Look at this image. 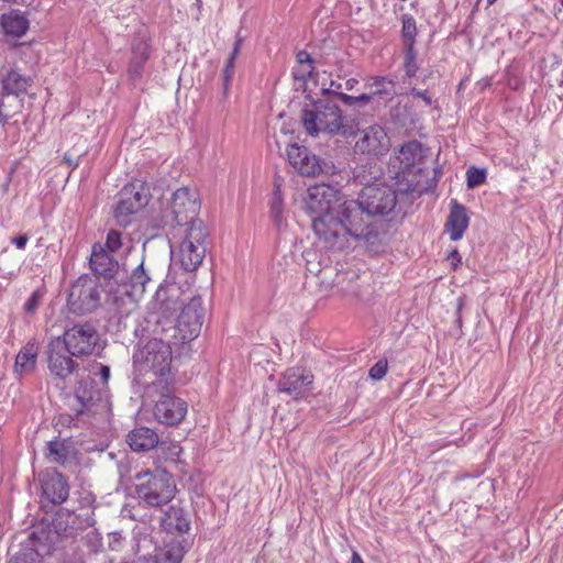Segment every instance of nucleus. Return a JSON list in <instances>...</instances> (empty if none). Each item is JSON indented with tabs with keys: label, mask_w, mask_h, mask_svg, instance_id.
Listing matches in <instances>:
<instances>
[{
	"label": "nucleus",
	"mask_w": 563,
	"mask_h": 563,
	"mask_svg": "<svg viewBox=\"0 0 563 563\" xmlns=\"http://www.w3.org/2000/svg\"><path fill=\"white\" fill-rule=\"evenodd\" d=\"M102 286L98 278L89 275L78 277L71 285L67 305L76 314L93 312L101 303Z\"/></svg>",
	"instance_id": "6"
},
{
	"label": "nucleus",
	"mask_w": 563,
	"mask_h": 563,
	"mask_svg": "<svg viewBox=\"0 0 563 563\" xmlns=\"http://www.w3.org/2000/svg\"><path fill=\"white\" fill-rule=\"evenodd\" d=\"M126 441L135 452L148 451L159 443L157 433L147 427H139L130 431Z\"/></svg>",
	"instance_id": "24"
},
{
	"label": "nucleus",
	"mask_w": 563,
	"mask_h": 563,
	"mask_svg": "<svg viewBox=\"0 0 563 563\" xmlns=\"http://www.w3.org/2000/svg\"><path fill=\"white\" fill-rule=\"evenodd\" d=\"M485 179H486V173L484 169L471 167L466 172V181H467L468 188H475V187L484 184Z\"/></svg>",
	"instance_id": "39"
},
{
	"label": "nucleus",
	"mask_w": 563,
	"mask_h": 563,
	"mask_svg": "<svg viewBox=\"0 0 563 563\" xmlns=\"http://www.w3.org/2000/svg\"><path fill=\"white\" fill-rule=\"evenodd\" d=\"M107 252L114 253L122 246L121 233L115 230H110L107 235L106 245Z\"/></svg>",
	"instance_id": "40"
},
{
	"label": "nucleus",
	"mask_w": 563,
	"mask_h": 563,
	"mask_svg": "<svg viewBox=\"0 0 563 563\" xmlns=\"http://www.w3.org/2000/svg\"><path fill=\"white\" fill-rule=\"evenodd\" d=\"M368 279L367 274L361 275L355 269L336 271L329 287L333 290V296L349 302H362L372 294Z\"/></svg>",
	"instance_id": "8"
},
{
	"label": "nucleus",
	"mask_w": 563,
	"mask_h": 563,
	"mask_svg": "<svg viewBox=\"0 0 563 563\" xmlns=\"http://www.w3.org/2000/svg\"><path fill=\"white\" fill-rule=\"evenodd\" d=\"M274 186H275V190L274 191H280L279 190V187H280V178L279 177L275 178Z\"/></svg>",
	"instance_id": "59"
},
{
	"label": "nucleus",
	"mask_w": 563,
	"mask_h": 563,
	"mask_svg": "<svg viewBox=\"0 0 563 563\" xmlns=\"http://www.w3.org/2000/svg\"><path fill=\"white\" fill-rule=\"evenodd\" d=\"M271 213L276 221L280 220L283 213V198L280 191H274L273 194Z\"/></svg>",
	"instance_id": "41"
},
{
	"label": "nucleus",
	"mask_w": 563,
	"mask_h": 563,
	"mask_svg": "<svg viewBox=\"0 0 563 563\" xmlns=\"http://www.w3.org/2000/svg\"><path fill=\"white\" fill-rule=\"evenodd\" d=\"M135 497L145 507L162 508L176 496L174 476L164 468L139 472L135 474Z\"/></svg>",
	"instance_id": "3"
},
{
	"label": "nucleus",
	"mask_w": 563,
	"mask_h": 563,
	"mask_svg": "<svg viewBox=\"0 0 563 563\" xmlns=\"http://www.w3.org/2000/svg\"><path fill=\"white\" fill-rule=\"evenodd\" d=\"M8 563H41V559H37L36 554L33 552L20 551L11 558Z\"/></svg>",
	"instance_id": "44"
},
{
	"label": "nucleus",
	"mask_w": 563,
	"mask_h": 563,
	"mask_svg": "<svg viewBox=\"0 0 563 563\" xmlns=\"http://www.w3.org/2000/svg\"><path fill=\"white\" fill-rule=\"evenodd\" d=\"M144 563H161V559L157 555L144 558Z\"/></svg>",
	"instance_id": "58"
},
{
	"label": "nucleus",
	"mask_w": 563,
	"mask_h": 563,
	"mask_svg": "<svg viewBox=\"0 0 563 563\" xmlns=\"http://www.w3.org/2000/svg\"><path fill=\"white\" fill-rule=\"evenodd\" d=\"M207 239L208 231L203 222H191L178 252L180 265L185 271L194 272L202 264L207 252Z\"/></svg>",
	"instance_id": "7"
},
{
	"label": "nucleus",
	"mask_w": 563,
	"mask_h": 563,
	"mask_svg": "<svg viewBox=\"0 0 563 563\" xmlns=\"http://www.w3.org/2000/svg\"><path fill=\"white\" fill-rule=\"evenodd\" d=\"M448 258L451 260V264L454 268L457 267V265L461 263V256L457 250H453Z\"/></svg>",
	"instance_id": "53"
},
{
	"label": "nucleus",
	"mask_w": 563,
	"mask_h": 563,
	"mask_svg": "<svg viewBox=\"0 0 563 563\" xmlns=\"http://www.w3.org/2000/svg\"><path fill=\"white\" fill-rule=\"evenodd\" d=\"M179 288H158L156 291V319L154 334H164L179 344L192 341L201 331L205 309L200 297H194L183 306Z\"/></svg>",
	"instance_id": "2"
},
{
	"label": "nucleus",
	"mask_w": 563,
	"mask_h": 563,
	"mask_svg": "<svg viewBox=\"0 0 563 563\" xmlns=\"http://www.w3.org/2000/svg\"><path fill=\"white\" fill-rule=\"evenodd\" d=\"M307 262H308V266H307V269L310 274H313L316 276H319L320 278V282L322 285H324L325 287H329L332 278L334 277V274H335V269L333 267H330V266H325L323 268H320V264L319 263H311L309 258H307Z\"/></svg>",
	"instance_id": "35"
},
{
	"label": "nucleus",
	"mask_w": 563,
	"mask_h": 563,
	"mask_svg": "<svg viewBox=\"0 0 563 563\" xmlns=\"http://www.w3.org/2000/svg\"><path fill=\"white\" fill-rule=\"evenodd\" d=\"M37 346L34 342H29L15 357L14 368L19 374L31 373L35 368L37 358Z\"/></svg>",
	"instance_id": "27"
},
{
	"label": "nucleus",
	"mask_w": 563,
	"mask_h": 563,
	"mask_svg": "<svg viewBox=\"0 0 563 563\" xmlns=\"http://www.w3.org/2000/svg\"><path fill=\"white\" fill-rule=\"evenodd\" d=\"M172 213L179 225L198 221L196 217L200 210L199 195L197 190L181 187L173 194L170 202Z\"/></svg>",
	"instance_id": "13"
},
{
	"label": "nucleus",
	"mask_w": 563,
	"mask_h": 563,
	"mask_svg": "<svg viewBox=\"0 0 563 563\" xmlns=\"http://www.w3.org/2000/svg\"><path fill=\"white\" fill-rule=\"evenodd\" d=\"M74 448L66 439L48 441L45 446V456L49 462L65 465L74 455Z\"/></svg>",
	"instance_id": "25"
},
{
	"label": "nucleus",
	"mask_w": 563,
	"mask_h": 563,
	"mask_svg": "<svg viewBox=\"0 0 563 563\" xmlns=\"http://www.w3.org/2000/svg\"><path fill=\"white\" fill-rule=\"evenodd\" d=\"M404 69L407 77L416 76L419 66L417 64V51L415 46L405 47L404 51Z\"/></svg>",
	"instance_id": "37"
},
{
	"label": "nucleus",
	"mask_w": 563,
	"mask_h": 563,
	"mask_svg": "<svg viewBox=\"0 0 563 563\" xmlns=\"http://www.w3.org/2000/svg\"><path fill=\"white\" fill-rule=\"evenodd\" d=\"M410 93L413 97L422 99L426 102L427 106H431L432 99H431V97L426 91H420V90H418L416 88H412L410 90Z\"/></svg>",
	"instance_id": "47"
},
{
	"label": "nucleus",
	"mask_w": 563,
	"mask_h": 563,
	"mask_svg": "<svg viewBox=\"0 0 563 563\" xmlns=\"http://www.w3.org/2000/svg\"><path fill=\"white\" fill-rule=\"evenodd\" d=\"M339 99L342 100V102L346 106H354V104H357L356 103V99L354 96H350V95H346V93H339Z\"/></svg>",
	"instance_id": "52"
},
{
	"label": "nucleus",
	"mask_w": 563,
	"mask_h": 563,
	"mask_svg": "<svg viewBox=\"0 0 563 563\" xmlns=\"http://www.w3.org/2000/svg\"><path fill=\"white\" fill-rule=\"evenodd\" d=\"M62 342L70 355L87 356L95 351L99 342V333L92 322H78L65 330Z\"/></svg>",
	"instance_id": "9"
},
{
	"label": "nucleus",
	"mask_w": 563,
	"mask_h": 563,
	"mask_svg": "<svg viewBox=\"0 0 563 563\" xmlns=\"http://www.w3.org/2000/svg\"><path fill=\"white\" fill-rule=\"evenodd\" d=\"M342 84L336 80H331L329 88H323L322 91L324 93H331L336 97H339V93H341L339 90L342 89Z\"/></svg>",
	"instance_id": "46"
},
{
	"label": "nucleus",
	"mask_w": 563,
	"mask_h": 563,
	"mask_svg": "<svg viewBox=\"0 0 563 563\" xmlns=\"http://www.w3.org/2000/svg\"><path fill=\"white\" fill-rule=\"evenodd\" d=\"M358 84V80L355 78H350L344 82V88L346 90H353V88Z\"/></svg>",
	"instance_id": "55"
},
{
	"label": "nucleus",
	"mask_w": 563,
	"mask_h": 563,
	"mask_svg": "<svg viewBox=\"0 0 563 563\" xmlns=\"http://www.w3.org/2000/svg\"><path fill=\"white\" fill-rule=\"evenodd\" d=\"M426 156V150L418 141L405 143L398 154L391 159L393 164L398 163L399 172L406 173L419 166Z\"/></svg>",
	"instance_id": "20"
},
{
	"label": "nucleus",
	"mask_w": 563,
	"mask_h": 563,
	"mask_svg": "<svg viewBox=\"0 0 563 563\" xmlns=\"http://www.w3.org/2000/svg\"><path fill=\"white\" fill-rule=\"evenodd\" d=\"M242 42H243V37L238 34L235 43H234V46H233V49H232V52L230 54V57H233V58L238 57V55L240 54Z\"/></svg>",
	"instance_id": "50"
},
{
	"label": "nucleus",
	"mask_w": 563,
	"mask_h": 563,
	"mask_svg": "<svg viewBox=\"0 0 563 563\" xmlns=\"http://www.w3.org/2000/svg\"><path fill=\"white\" fill-rule=\"evenodd\" d=\"M1 24L5 33L22 36L29 29V22L26 18L19 11H11L8 14H3L1 18Z\"/></svg>",
	"instance_id": "29"
},
{
	"label": "nucleus",
	"mask_w": 563,
	"mask_h": 563,
	"mask_svg": "<svg viewBox=\"0 0 563 563\" xmlns=\"http://www.w3.org/2000/svg\"><path fill=\"white\" fill-rule=\"evenodd\" d=\"M19 101L14 97L0 93V123L7 121L16 112Z\"/></svg>",
	"instance_id": "36"
},
{
	"label": "nucleus",
	"mask_w": 563,
	"mask_h": 563,
	"mask_svg": "<svg viewBox=\"0 0 563 563\" xmlns=\"http://www.w3.org/2000/svg\"><path fill=\"white\" fill-rule=\"evenodd\" d=\"M311 255H314V253H312V252H307V253H306V256H307V257H308V256H311Z\"/></svg>",
	"instance_id": "60"
},
{
	"label": "nucleus",
	"mask_w": 563,
	"mask_h": 563,
	"mask_svg": "<svg viewBox=\"0 0 563 563\" xmlns=\"http://www.w3.org/2000/svg\"><path fill=\"white\" fill-rule=\"evenodd\" d=\"M151 280L148 273L144 268V263L141 262L133 271L129 279V285L131 287L130 295L132 296H141L145 291V287L147 283Z\"/></svg>",
	"instance_id": "30"
},
{
	"label": "nucleus",
	"mask_w": 563,
	"mask_h": 563,
	"mask_svg": "<svg viewBox=\"0 0 563 563\" xmlns=\"http://www.w3.org/2000/svg\"><path fill=\"white\" fill-rule=\"evenodd\" d=\"M27 235L26 234H22V235H19V236H15L12 242L15 244V246L20 250L24 249L26 243H27Z\"/></svg>",
	"instance_id": "51"
},
{
	"label": "nucleus",
	"mask_w": 563,
	"mask_h": 563,
	"mask_svg": "<svg viewBox=\"0 0 563 563\" xmlns=\"http://www.w3.org/2000/svg\"><path fill=\"white\" fill-rule=\"evenodd\" d=\"M496 0H487V3L490 5L495 2Z\"/></svg>",
	"instance_id": "61"
},
{
	"label": "nucleus",
	"mask_w": 563,
	"mask_h": 563,
	"mask_svg": "<svg viewBox=\"0 0 563 563\" xmlns=\"http://www.w3.org/2000/svg\"><path fill=\"white\" fill-rule=\"evenodd\" d=\"M58 539V533L48 522H41L33 527L22 552H33L37 559L48 554Z\"/></svg>",
	"instance_id": "17"
},
{
	"label": "nucleus",
	"mask_w": 563,
	"mask_h": 563,
	"mask_svg": "<svg viewBox=\"0 0 563 563\" xmlns=\"http://www.w3.org/2000/svg\"><path fill=\"white\" fill-rule=\"evenodd\" d=\"M158 449L165 454L167 460L173 462H178L179 455L183 452L181 446L173 442H161L158 443Z\"/></svg>",
	"instance_id": "38"
},
{
	"label": "nucleus",
	"mask_w": 563,
	"mask_h": 563,
	"mask_svg": "<svg viewBox=\"0 0 563 563\" xmlns=\"http://www.w3.org/2000/svg\"><path fill=\"white\" fill-rule=\"evenodd\" d=\"M561 4L563 5V0H561Z\"/></svg>",
	"instance_id": "62"
},
{
	"label": "nucleus",
	"mask_w": 563,
	"mask_h": 563,
	"mask_svg": "<svg viewBox=\"0 0 563 563\" xmlns=\"http://www.w3.org/2000/svg\"><path fill=\"white\" fill-rule=\"evenodd\" d=\"M351 563H364V562H363L362 558L360 556V554L354 551L352 553Z\"/></svg>",
	"instance_id": "57"
},
{
	"label": "nucleus",
	"mask_w": 563,
	"mask_h": 563,
	"mask_svg": "<svg viewBox=\"0 0 563 563\" xmlns=\"http://www.w3.org/2000/svg\"><path fill=\"white\" fill-rule=\"evenodd\" d=\"M173 345H179V343L174 339H167L164 334H155L134 352L135 369L140 374L153 372L156 376H164L170 369Z\"/></svg>",
	"instance_id": "5"
},
{
	"label": "nucleus",
	"mask_w": 563,
	"mask_h": 563,
	"mask_svg": "<svg viewBox=\"0 0 563 563\" xmlns=\"http://www.w3.org/2000/svg\"><path fill=\"white\" fill-rule=\"evenodd\" d=\"M76 397L81 402L82 407H87L88 402L90 401V398H86V396L81 395L79 391L77 393ZM77 413H84V408L79 409Z\"/></svg>",
	"instance_id": "54"
},
{
	"label": "nucleus",
	"mask_w": 563,
	"mask_h": 563,
	"mask_svg": "<svg viewBox=\"0 0 563 563\" xmlns=\"http://www.w3.org/2000/svg\"><path fill=\"white\" fill-rule=\"evenodd\" d=\"M297 63L300 65V67L294 73V76L296 79L306 80L312 75L314 70L311 55L306 51L298 52Z\"/></svg>",
	"instance_id": "32"
},
{
	"label": "nucleus",
	"mask_w": 563,
	"mask_h": 563,
	"mask_svg": "<svg viewBox=\"0 0 563 563\" xmlns=\"http://www.w3.org/2000/svg\"><path fill=\"white\" fill-rule=\"evenodd\" d=\"M468 220L466 208L456 201H453L451 212L445 224L446 231L450 233V239L452 241L462 239L468 227Z\"/></svg>",
	"instance_id": "23"
},
{
	"label": "nucleus",
	"mask_w": 563,
	"mask_h": 563,
	"mask_svg": "<svg viewBox=\"0 0 563 563\" xmlns=\"http://www.w3.org/2000/svg\"><path fill=\"white\" fill-rule=\"evenodd\" d=\"M235 59L236 58H233V57H230L228 58L227 63H225V67L223 69V86H224V93H227L228 91V88H229V84L234 75V69H235Z\"/></svg>",
	"instance_id": "42"
},
{
	"label": "nucleus",
	"mask_w": 563,
	"mask_h": 563,
	"mask_svg": "<svg viewBox=\"0 0 563 563\" xmlns=\"http://www.w3.org/2000/svg\"><path fill=\"white\" fill-rule=\"evenodd\" d=\"M387 361L379 360L368 372V375L374 380L382 379L387 373Z\"/></svg>",
	"instance_id": "43"
},
{
	"label": "nucleus",
	"mask_w": 563,
	"mask_h": 563,
	"mask_svg": "<svg viewBox=\"0 0 563 563\" xmlns=\"http://www.w3.org/2000/svg\"><path fill=\"white\" fill-rule=\"evenodd\" d=\"M98 375L103 384H107L110 378V368L107 365L100 364Z\"/></svg>",
	"instance_id": "48"
},
{
	"label": "nucleus",
	"mask_w": 563,
	"mask_h": 563,
	"mask_svg": "<svg viewBox=\"0 0 563 563\" xmlns=\"http://www.w3.org/2000/svg\"><path fill=\"white\" fill-rule=\"evenodd\" d=\"M187 413V402L169 393L162 394L154 406V416L159 423L176 426Z\"/></svg>",
	"instance_id": "16"
},
{
	"label": "nucleus",
	"mask_w": 563,
	"mask_h": 563,
	"mask_svg": "<svg viewBox=\"0 0 563 563\" xmlns=\"http://www.w3.org/2000/svg\"><path fill=\"white\" fill-rule=\"evenodd\" d=\"M43 495L55 505L63 504L69 496L66 478L57 471H47L41 477Z\"/></svg>",
	"instance_id": "18"
},
{
	"label": "nucleus",
	"mask_w": 563,
	"mask_h": 563,
	"mask_svg": "<svg viewBox=\"0 0 563 563\" xmlns=\"http://www.w3.org/2000/svg\"><path fill=\"white\" fill-rule=\"evenodd\" d=\"M46 354L51 374L63 380L68 378L78 366L73 355L67 352L62 338H55L49 342Z\"/></svg>",
	"instance_id": "14"
},
{
	"label": "nucleus",
	"mask_w": 563,
	"mask_h": 563,
	"mask_svg": "<svg viewBox=\"0 0 563 563\" xmlns=\"http://www.w3.org/2000/svg\"><path fill=\"white\" fill-rule=\"evenodd\" d=\"M300 121L306 133L313 137L320 133L344 136L353 134V128L344 123L342 110L333 102L319 100L311 109H302Z\"/></svg>",
	"instance_id": "4"
},
{
	"label": "nucleus",
	"mask_w": 563,
	"mask_h": 563,
	"mask_svg": "<svg viewBox=\"0 0 563 563\" xmlns=\"http://www.w3.org/2000/svg\"><path fill=\"white\" fill-rule=\"evenodd\" d=\"M42 295L38 290L34 291L31 297L24 303V310L27 313H33L38 307Z\"/></svg>",
	"instance_id": "45"
},
{
	"label": "nucleus",
	"mask_w": 563,
	"mask_h": 563,
	"mask_svg": "<svg viewBox=\"0 0 563 563\" xmlns=\"http://www.w3.org/2000/svg\"><path fill=\"white\" fill-rule=\"evenodd\" d=\"M188 550V544L185 541H170L162 550V556L165 562L180 563L185 553Z\"/></svg>",
	"instance_id": "31"
},
{
	"label": "nucleus",
	"mask_w": 563,
	"mask_h": 563,
	"mask_svg": "<svg viewBox=\"0 0 563 563\" xmlns=\"http://www.w3.org/2000/svg\"><path fill=\"white\" fill-rule=\"evenodd\" d=\"M90 266L96 274L108 279L114 278L119 273L118 261L101 244L92 246Z\"/></svg>",
	"instance_id": "21"
},
{
	"label": "nucleus",
	"mask_w": 563,
	"mask_h": 563,
	"mask_svg": "<svg viewBox=\"0 0 563 563\" xmlns=\"http://www.w3.org/2000/svg\"><path fill=\"white\" fill-rule=\"evenodd\" d=\"M286 154L289 164L301 176L314 177L323 172L320 157L310 152L306 146L297 143L289 144L286 148Z\"/></svg>",
	"instance_id": "15"
},
{
	"label": "nucleus",
	"mask_w": 563,
	"mask_h": 563,
	"mask_svg": "<svg viewBox=\"0 0 563 563\" xmlns=\"http://www.w3.org/2000/svg\"><path fill=\"white\" fill-rule=\"evenodd\" d=\"M397 203L396 191L383 184L365 186L357 200L345 201L338 206V214H325L314 224V233L324 247L342 251L351 241L376 252L380 245L379 233L373 222L375 216L390 213Z\"/></svg>",
	"instance_id": "1"
},
{
	"label": "nucleus",
	"mask_w": 563,
	"mask_h": 563,
	"mask_svg": "<svg viewBox=\"0 0 563 563\" xmlns=\"http://www.w3.org/2000/svg\"><path fill=\"white\" fill-rule=\"evenodd\" d=\"M372 87L374 88L373 95H379L389 100L396 95L395 82L387 77L374 78Z\"/></svg>",
	"instance_id": "33"
},
{
	"label": "nucleus",
	"mask_w": 563,
	"mask_h": 563,
	"mask_svg": "<svg viewBox=\"0 0 563 563\" xmlns=\"http://www.w3.org/2000/svg\"><path fill=\"white\" fill-rule=\"evenodd\" d=\"M339 191L327 184H318L311 186L307 190V197L305 198L306 210L311 213H318L319 216L312 220V229L318 220L324 218L325 214H338V207L332 208L333 202H338Z\"/></svg>",
	"instance_id": "11"
},
{
	"label": "nucleus",
	"mask_w": 563,
	"mask_h": 563,
	"mask_svg": "<svg viewBox=\"0 0 563 563\" xmlns=\"http://www.w3.org/2000/svg\"><path fill=\"white\" fill-rule=\"evenodd\" d=\"M81 154L73 155L70 153H66L64 155V161L67 163L68 166L76 167L78 165V161Z\"/></svg>",
	"instance_id": "49"
},
{
	"label": "nucleus",
	"mask_w": 563,
	"mask_h": 563,
	"mask_svg": "<svg viewBox=\"0 0 563 563\" xmlns=\"http://www.w3.org/2000/svg\"><path fill=\"white\" fill-rule=\"evenodd\" d=\"M148 202V192L143 184H129L119 192L114 218L121 227L131 222V217L142 210Z\"/></svg>",
	"instance_id": "10"
},
{
	"label": "nucleus",
	"mask_w": 563,
	"mask_h": 563,
	"mask_svg": "<svg viewBox=\"0 0 563 563\" xmlns=\"http://www.w3.org/2000/svg\"><path fill=\"white\" fill-rule=\"evenodd\" d=\"M1 82L4 95L16 99L21 93L26 92L27 87L31 85V79L12 69L2 76Z\"/></svg>",
	"instance_id": "26"
},
{
	"label": "nucleus",
	"mask_w": 563,
	"mask_h": 563,
	"mask_svg": "<svg viewBox=\"0 0 563 563\" xmlns=\"http://www.w3.org/2000/svg\"><path fill=\"white\" fill-rule=\"evenodd\" d=\"M163 528L170 533L184 534L190 530V519L179 506H170L162 518Z\"/></svg>",
	"instance_id": "22"
},
{
	"label": "nucleus",
	"mask_w": 563,
	"mask_h": 563,
	"mask_svg": "<svg viewBox=\"0 0 563 563\" xmlns=\"http://www.w3.org/2000/svg\"><path fill=\"white\" fill-rule=\"evenodd\" d=\"M312 384V375L306 374L302 369H287L278 382V390L298 398L309 389Z\"/></svg>",
	"instance_id": "19"
},
{
	"label": "nucleus",
	"mask_w": 563,
	"mask_h": 563,
	"mask_svg": "<svg viewBox=\"0 0 563 563\" xmlns=\"http://www.w3.org/2000/svg\"><path fill=\"white\" fill-rule=\"evenodd\" d=\"M372 96H373V93L372 95L363 93L361 96H357V97H355L356 103L368 102L371 100Z\"/></svg>",
	"instance_id": "56"
},
{
	"label": "nucleus",
	"mask_w": 563,
	"mask_h": 563,
	"mask_svg": "<svg viewBox=\"0 0 563 563\" xmlns=\"http://www.w3.org/2000/svg\"><path fill=\"white\" fill-rule=\"evenodd\" d=\"M401 35L405 47L415 46L417 36L416 20L408 14L402 15Z\"/></svg>",
	"instance_id": "34"
},
{
	"label": "nucleus",
	"mask_w": 563,
	"mask_h": 563,
	"mask_svg": "<svg viewBox=\"0 0 563 563\" xmlns=\"http://www.w3.org/2000/svg\"><path fill=\"white\" fill-rule=\"evenodd\" d=\"M132 58L129 66V75L131 78H140L143 74V68L148 59V45L144 42L133 44Z\"/></svg>",
	"instance_id": "28"
},
{
	"label": "nucleus",
	"mask_w": 563,
	"mask_h": 563,
	"mask_svg": "<svg viewBox=\"0 0 563 563\" xmlns=\"http://www.w3.org/2000/svg\"><path fill=\"white\" fill-rule=\"evenodd\" d=\"M353 148L355 154L379 157L389 151L390 139L383 126L373 124L360 132Z\"/></svg>",
	"instance_id": "12"
}]
</instances>
